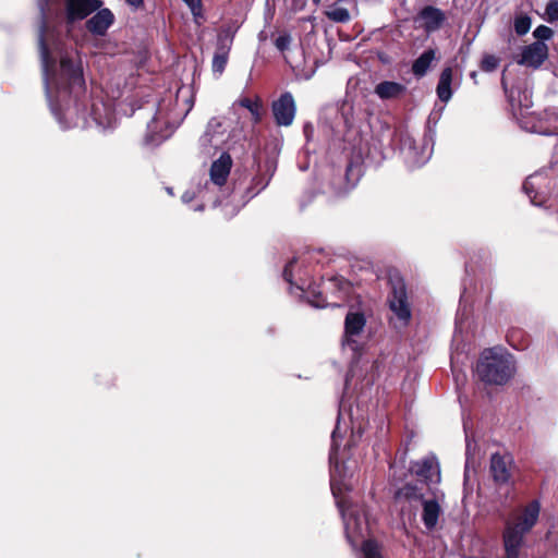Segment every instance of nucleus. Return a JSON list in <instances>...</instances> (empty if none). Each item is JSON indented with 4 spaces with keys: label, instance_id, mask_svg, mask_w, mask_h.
I'll return each mask as SVG.
<instances>
[{
    "label": "nucleus",
    "instance_id": "f257e3e1",
    "mask_svg": "<svg viewBox=\"0 0 558 558\" xmlns=\"http://www.w3.org/2000/svg\"><path fill=\"white\" fill-rule=\"evenodd\" d=\"M541 513V502L530 501L513 521H507L502 531L504 558H520L526 534L536 525Z\"/></svg>",
    "mask_w": 558,
    "mask_h": 558
},
{
    "label": "nucleus",
    "instance_id": "f03ea898",
    "mask_svg": "<svg viewBox=\"0 0 558 558\" xmlns=\"http://www.w3.org/2000/svg\"><path fill=\"white\" fill-rule=\"evenodd\" d=\"M475 371L483 383L502 386L513 376L514 365L511 355L498 353L490 348L482 352Z\"/></svg>",
    "mask_w": 558,
    "mask_h": 558
},
{
    "label": "nucleus",
    "instance_id": "7ed1b4c3",
    "mask_svg": "<svg viewBox=\"0 0 558 558\" xmlns=\"http://www.w3.org/2000/svg\"><path fill=\"white\" fill-rule=\"evenodd\" d=\"M60 90L66 92L74 98L77 109L86 110V85L81 63H75L69 57H62L60 61Z\"/></svg>",
    "mask_w": 558,
    "mask_h": 558
},
{
    "label": "nucleus",
    "instance_id": "20e7f679",
    "mask_svg": "<svg viewBox=\"0 0 558 558\" xmlns=\"http://www.w3.org/2000/svg\"><path fill=\"white\" fill-rule=\"evenodd\" d=\"M390 292L388 294L389 310L397 318L408 326L412 318L411 303L409 301L407 286L403 278L399 275L389 276Z\"/></svg>",
    "mask_w": 558,
    "mask_h": 558
},
{
    "label": "nucleus",
    "instance_id": "39448f33",
    "mask_svg": "<svg viewBox=\"0 0 558 558\" xmlns=\"http://www.w3.org/2000/svg\"><path fill=\"white\" fill-rule=\"evenodd\" d=\"M500 83L513 116L529 113L533 106V100L532 90L527 87L526 83L520 82L508 87L505 74H502Z\"/></svg>",
    "mask_w": 558,
    "mask_h": 558
},
{
    "label": "nucleus",
    "instance_id": "423d86ee",
    "mask_svg": "<svg viewBox=\"0 0 558 558\" xmlns=\"http://www.w3.org/2000/svg\"><path fill=\"white\" fill-rule=\"evenodd\" d=\"M271 112L277 126L292 125L296 114V104L290 92L282 93L271 102Z\"/></svg>",
    "mask_w": 558,
    "mask_h": 558
},
{
    "label": "nucleus",
    "instance_id": "0eeeda50",
    "mask_svg": "<svg viewBox=\"0 0 558 558\" xmlns=\"http://www.w3.org/2000/svg\"><path fill=\"white\" fill-rule=\"evenodd\" d=\"M410 472L421 478L423 484L427 486L438 484L441 480L439 462L433 454L418 461H412Z\"/></svg>",
    "mask_w": 558,
    "mask_h": 558
},
{
    "label": "nucleus",
    "instance_id": "6e6552de",
    "mask_svg": "<svg viewBox=\"0 0 558 558\" xmlns=\"http://www.w3.org/2000/svg\"><path fill=\"white\" fill-rule=\"evenodd\" d=\"M101 0H64L65 22L72 25L101 8Z\"/></svg>",
    "mask_w": 558,
    "mask_h": 558
},
{
    "label": "nucleus",
    "instance_id": "1a4fd4ad",
    "mask_svg": "<svg viewBox=\"0 0 558 558\" xmlns=\"http://www.w3.org/2000/svg\"><path fill=\"white\" fill-rule=\"evenodd\" d=\"M513 459L510 456L494 453L490 457L489 471L496 485H508L512 478Z\"/></svg>",
    "mask_w": 558,
    "mask_h": 558
},
{
    "label": "nucleus",
    "instance_id": "9d476101",
    "mask_svg": "<svg viewBox=\"0 0 558 558\" xmlns=\"http://www.w3.org/2000/svg\"><path fill=\"white\" fill-rule=\"evenodd\" d=\"M446 14L439 8L434 5H425L420 10L414 21L420 23L427 34L434 33L442 27L446 22Z\"/></svg>",
    "mask_w": 558,
    "mask_h": 558
},
{
    "label": "nucleus",
    "instance_id": "9b49d317",
    "mask_svg": "<svg viewBox=\"0 0 558 558\" xmlns=\"http://www.w3.org/2000/svg\"><path fill=\"white\" fill-rule=\"evenodd\" d=\"M548 57V47L543 41H534L523 48L519 64L539 68Z\"/></svg>",
    "mask_w": 558,
    "mask_h": 558
},
{
    "label": "nucleus",
    "instance_id": "f8f14e48",
    "mask_svg": "<svg viewBox=\"0 0 558 558\" xmlns=\"http://www.w3.org/2000/svg\"><path fill=\"white\" fill-rule=\"evenodd\" d=\"M114 23V15L108 8L98 9L96 13L86 21V29L94 36H105L110 26Z\"/></svg>",
    "mask_w": 558,
    "mask_h": 558
},
{
    "label": "nucleus",
    "instance_id": "ddd939ff",
    "mask_svg": "<svg viewBox=\"0 0 558 558\" xmlns=\"http://www.w3.org/2000/svg\"><path fill=\"white\" fill-rule=\"evenodd\" d=\"M366 325V317L362 312H348L344 318V338L349 347L354 348L356 341L353 337L362 333Z\"/></svg>",
    "mask_w": 558,
    "mask_h": 558
},
{
    "label": "nucleus",
    "instance_id": "4468645a",
    "mask_svg": "<svg viewBox=\"0 0 558 558\" xmlns=\"http://www.w3.org/2000/svg\"><path fill=\"white\" fill-rule=\"evenodd\" d=\"M326 290L331 292L332 305L339 306L351 294L352 283L342 276H333L327 280Z\"/></svg>",
    "mask_w": 558,
    "mask_h": 558
},
{
    "label": "nucleus",
    "instance_id": "2eb2a0df",
    "mask_svg": "<svg viewBox=\"0 0 558 558\" xmlns=\"http://www.w3.org/2000/svg\"><path fill=\"white\" fill-rule=\"evenodd\" d=\"M231 167V156L228 153H222L210 166V180L218 186L225 185L230 174Z\"/></svg>",
    "mask_w": 558,
    "mask_h": 558
},
{
    "label": "nucleus",
    "instance_id": "dca6fc26",
    "mask_svg": "<svg viewBox=\"0 0 558 558\" xmlns=\"http://www.w3.org/2000/svg\"><path fill=\"white\" fill-rule=\"evenodd\" d=\"M422 502V521L428 531H433L439 521L442 512L441 507L437 499H424Z\"/></svg>",
    "mask_w": 558,
    "mask_h": 558
},
{
    "label": "nucleus",
    "instance_id": "f3484780",
    "mask_svg": "<svg viewBox=\"0 0 558 558\" xmlns=\"http://www.w3.org/2000/svg\"><path fill=\"white\" fill-rule=\"evenodd\" d=\"M405 92L403 84L393 81H383L375 87V94L383 100L400 98Z\"/></svg>",
    "mask_w": 558,
    "mask_h": 558
},
{
    "label": "nucleus",
    "instance_id": "a211bd4d",
    "mask_svg": "<svg viewBox=\"0 0 558 558\" xmlns=\"http://www.w3.org/2000/svg\"><path fill=\"white\" fill-rule=\"evenodd\" d=\"M48 31V24L43 15L40 26H39V36H38V46H39V52L41 62L44 65L45 71L48 70V68H52L54 65V59L51 56V51L49 48V45L46 40V33Z\"/></svg>",
    "mask_w": 558,
    "mask_h": 558
},
{
    "label": "nucleus",
    "instance_id": "6ab92c4d",
    "mask_svg": "<svg viewBox=\"0 0 558 558\" xmlns=\"http://www.w3.org/2000/svg\"><path fill=\"white\" fill-rule=\"evenodd\" d=\"M452 76L453 73L450 66L445 68L439 75L438 84L436 87V94L439 100H441L442 102H448L452 97Z\"/></svg>",
    "mask_w": 558,
    "mask_h": 558
},
{
    "label": "nucleus",
    "instance_id": "aec40b11",
    "mask_svg": "<svg viewBox=\"0 0 558 558\" xmlns=\"http://www.w3.org/2000/svg\"><path fill=\"white\" fill-rule=\"evenodd\" d=\"M436 59V51L432 48L425 50L417 59L412 63V73L416 77L424 76L432 65V62Z\"/></svg>",
    "mask_w": 558,
    "mask_h": 558
},
{
    "label": "nucleus",
    "instance_id": "412c9836",
    "mask_svg": "<svg viewBox=\"0 0 558 558\" xmlns=\"http://www.w3.org/2000/svg\"><path fill=\"white\" fill-rule=\"evenodd\" d=\"M271 177L272 173H270L268 177H266L265 173H257L255 177H253L250 186L245 190L243 195L245 202H248L263 190H265L268 186Z\"/></svg>",
    "mask_w": 558,
    "mask_h": 558
},
{
    "label": "nucleus",
    "instance_id": "4be33fe9",
    "mask_svg": "<svg viewBox=\"0 0 558 558\" xmlns=\"http://www.w3.org/2000/svg\"><path fill=\"white\" fill-rule=\"evenodd\" d=\"M506 339L509 345L515 350H525L530 344V336L520 327H511Z\"/></svg>",
    "mask_w": 558,
    "mask_h": 558
},
{
    "label": "nucleus",
    "instance_id": "5701e85b",
    "mask_svg": "<svg viewBox=\"0 0 558 558\" xmlns=\"http://www.w3.org/2000/svg\"><path fill=\"white\" fill-rule=\"evenodd\" d=\"M397 499H404L405 501H423L424 494L422 487L417 483H405L396 492Z\"/></svg>",
    "mask_w": 558,
    "mask_h": 558
},
{
    "label": "nucleus",
    "instance_id": "b1692460",
    "mask_svg": "<svg viewBox=\"0 0 558 558\" xmlns=\"http://www.w3.org/2000/svg\"><path fill=\"white\" fill-rule=\"evenodd\" d=\"M236 102L240 107L245 108L250 111V113L252 116V122L254 124H258L262 122V120H263V112H262L263 104L258 96H256V98L254 100H252L248 97H242Z\"/></svg>",
    "mask_w": 558,
    "mask_h": 558
},
{
    "label": "nucleus",
    "instance_id": "393cba45",
    "mask_svg": "<svg viewBox=\"0 0 558 558\" xmlns=\"http://www.w3.org/2000/svg\"><path fill=\"white\" fill-rule=\"evenodd\" d=\"M361 550L363 553L364 558H384L383 545L375 538L365 539L362 543Z\"/></svg>",
    "mask_w": 558,
    "mask_h": 558
},
{
    "label": "nucleus",
    "instance_id": "a878e982",
    "mask_svg": "<svg viewBox=\"0 0 558 558\" xmlns=\"http://www.w3.org/2000/svg\"><path fill=\"white\" fill-rule=\"evenodd\" d=\"M328 20L335 23H348L351 15L348 9L333 4L325 12Z\"/></svg>",
    "mask_w": 558,
    "mask_h": 558
},
{
    "label": "nucleus",
    "instance_id": "bb28decb",
    "mask_svg": "<svg viewBox=\"0 0 558 558\" xmlns=\"http://www.w3.org/2000/svg\"><path fill=\"white\" fill-rule=\"evenodd\" d=\"M308 301L315 307H326L331 305V301L327 300V296L324 294V291L319 289V287L310 286L307 289Z\"/></svg>",
    "mask_w": 558,
    "mask_h": 558
},
{
    "label": "nucleus",
    "instance_id": "cd10ccee",
    "mask_svg": "<svg viewBox=\"0 0 558 558\" xmlns=\"http://www.w3.org/2000/svg\"><path fill=\"white\" fill-rule=\"evenodd\" d=\"M344 177L348 187H354L361 178V166L350 160L345 167Z\"/></svg>",
    "mask_w": 558,
    "mask_h": 558
},
{
    "label": "nucleus",
    "instance_id": "c85d7f7f",
    "mask_svg": "<svg viewBox=\"0 0 558 558\" xmlns=\"http://www.w3.org/2000/svg\"><path fill=\"white\" fill-rule=\"evenodd\" d=\"M532 25L531 17L525 13H519L514 16L513 29L518 36H523L529 33Z\"/></svg>",
    "mask_w": 558,
    "mask_h": 558
},
{
    "label": "nucleus",
    "instance_id": "c756f323",
    "mask_svg": "<svg viewBox=\"0 0 558 558\" xmlns=\"http://www.w3.org/2000/svg\"><path fill=\"white\" fill-rule=\"evenodd\" d=\"M235 31L231 26H222L217 35L216 47H232Z\"/></svg>",
    "mask_w": 558,
    "mask_h": 558
},
{
    "label": "nucleus",
    "instance_id": "7c9ffc66",
    "mask_svg": "<svg viewBox=\"0 0 558 558\" xmlns=\"http://www.w3.org/2000/svg\"><path fill=\"white\" fill-rule=\"evenodd\" d=\"M500 64V58L496 57L495 54L490 53H484L481 61H480V69L483 72H494L498 69Z\"/></svg>",
    "mask_w": 558,
    "mask_h": 558
},
{
    "label": "nucleus",
    "instance_id": "2f4dec72",
    "mask_svg": "<svg viewBox=\"0 0 558 558\" xmlns=\"http://www.w3.org/2000/svg\"><path fill=\"white\" fill-rule=\"evenodd\" d=\"M191 10L194 20L201 24L199 19L204 20L202 0H182Z\"/></svg>",
    "mask_w": 558,
    "mask_h": 558
},
{
    "label": "nucleus",
    "instance_id": "473e14b6",
    "mask_svg": "<svg viewBox=\"0 0 558 558\" xmlns=\"http://www.w3.org/2000/svg\"><path fill=\"white\" fill-rule=\"evenodd\" d=\"M544 19L548 23L558 22V0H549L545 8Z\"/></svg>",
    "mask_w": 558,
    "mask_h": 558
},
{
    "label": "nucleus",
    "instance_id": "72a5a7b5",
    "mask_svg": "<svg viewBox=\"0 0 558 558\" xmlns=\"http://www.w3.org/2000/svg\"><path fill=\"white\" fill-rule=\"evenodd\" d=\"M228 60H229V57L214 54L213 62H211L213 72L221 75L226 70Z\"/></svg>",
    "mask_w": 558,
    "mask_h": 558
},
{
    "label": "nucleus",
    "instance_id": "f704fd0d",
    "mask_svg": "<svg viewBox=\"0 0 558 558\" xmlns=\"http://www.w3.org/2000/svg\"><path fill=\"white\" fill-rule=\"evenodd\" d=\"M554 31L546 26V25H539L535 28L533 32V36L537 39L536 41H543L548 40L553 37Z\"/></svg>",
    "mask_w": 558,
    "mask_h": 558
},
{
    "label": "nucleus",
    "instance_id": "c9c22d12",
    "mask_svg": "<svg viewBox=\"0 0 558 558\" xmlns=\"http://www.w3.org/2000/svg\"><path fill=\"white\" fill-rule=\"evenodd\" d=\"M291 39L290 34L283 33L276 38L275 46L279 51L283 52L289 48Z\"/></svg>",
    "mask_w": 558,
    "mask_h": 558
},
{
    "label": "nucleus",
    "instance_id": "e433bc0d",
    "mask_svg": "<svg viewBox=\"0 0 558 558\" xmlns=\"http://www.w3.org/2000/svg\"><path fill=\"white\" fill-rule=\"evenodd\" d=\"M296 263V259L293 258L292 260H290L283 268V271H282V278L284 279V281H287L288 283H290L291 286H293V267H294V264Z\"/></svg>",
    "mask_w": 558,
    "mask_h": 558
},
{
    "label": "nucleus",
    "instance_id": "4c0bfd02",
    "mask_svg": "<svg viewBox=\"0 0 558 558\" xmlns=\"http://www.w3.org/2000/svg\"><path fill=\"white\" fill-rule=\"evenodd\" d=\"M523 191L525 192V194L530 197V199L532 201V203H535V198H536V191L534 189V185L531 181V178H527L524 182H523V186H522Z\"/></svg>",
    "mask_w": 558,
    "mask_h": 558
},
{
    "label": "nucleus",
    "instance_id": "58836bf2",
    "mask_svg": "<svg viewBox=\"0 0 558 558\" xmlns=\"http://www.w3.org/2000/svg\"><path fill=\"white\" fill-rule=\"evenodd\" d=\"M231 47H216L215 56H225L229 57Z\"/></svg>",
    "mask_w": 558,
    "mask_h": 558
},
{
    "label": "nucleus",
    "instance_id": "ea45409f",
    "mask_svg": "<svg viewBox=\"0 0 558 558\" xmlns=\"http://www.w3.org/2000/svg\"><path fill=\"white\" fill-rule=\"evenodd\" d=\"M533 132L539 133V134H543V135H550V134H553V132L549 131L548 129H543L542 126H536V125L533 126Z\"/></svg>",
    "mask_w": 558,
    "mask_h": 558
},
{
    "label": "nucleus",
    "instance_id": "a19ab883",
    "mask_svg": "<svg viewBox=\"0 0 558 558\" xmlns=\"http://www.w3.org/2000/svg\"><path fill=\"white\" fill-rule=\"evenodd\" d=\"M130 5L141 8L144 5V0H125Z\"/></svg>",
    "mask_w": 558,
    "mask_h": 558
},
{
    "label": "nucleus",
    "instance_id": "79ce46f5",
    "mask_svg": "<svg viewBox=\"0 0 558 558\" xmlns=\"http://www.w3.org/2000/svg\"><path fill=\"white\" fill-rule=\"evenodd\" d=\"M186 102L189 104V109H187V111H190V110H191V108H192V107H193V105H194V99H193V97H190V98L186 100Z\"/></svg>",
    "mask_w": 558,
    "mask_h": 558
},
{
    "label": "nucleus",
    "instance_id": "37998d69",
    "mask_svg": "<svg viewBox=\"0 0 558 558\" xmlns=\"http://www.w3.org/2000/svg\"><path fill=\"white\" fill-rule=\"evenodd\" d=\"M470 76L474 81V83H476L477 72L476 71L471 72Z\"/></svg>",
    "mask_w": 558,
    "mask_h": 558
},
{
    "label": "nucleus",
    "instance_id": "c03bdc74",
    "mask_svg": "<svg viewBox=\"0 0 558 558\" xmlns=\"http://www.w3.org/2000/svg\"><path fill=\"white\" fill-rule=\"evenodd\" d=\"M295 287H296L298 289L302 290V291L304 290V288H303L302 286L295 284Z\"/></svg>",
    "mask_w": 558,
    "mask_h": 558
},
{
    "label": "nucleus",
    "instance_id": "a18cd8bd",
    "mask_svg": "<svg viewBox=\"0 0 558 558\" xmlns=\"http://www.w3.org/2000/svg\"><path fill=\"white\" fill-rule=\"evenodd\" d=\"M266 171H267V172H268V171H270V166H269V165H267V169H266Z\"/></svg>",
    "mask_w": 558,
    "mask_h": 558
}]
</instances>
